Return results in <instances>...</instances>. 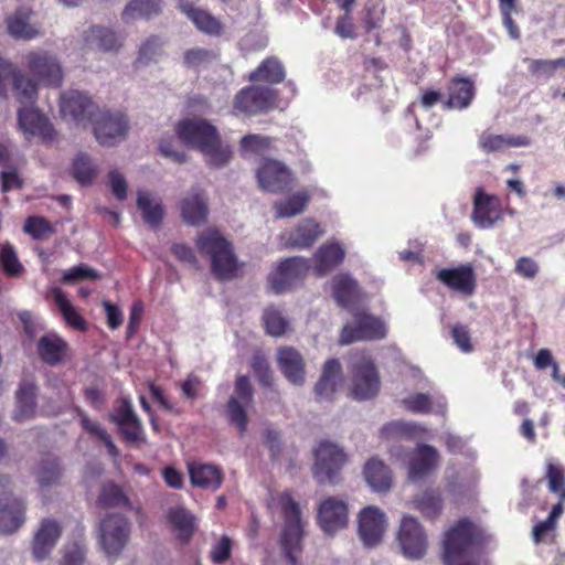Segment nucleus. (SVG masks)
I'll return each instance as SVG.
<instances>
[{
    "instance_id": "nucleus-1",
    "label": "nucleus",
    "mask_w": 565,
    "mask_h": 565,
    "mask_svg": "<svg viewBox=\"0 0 565 565\" xmlns=\"http://www.w3.org/2000/svg\"><path fill=\"white\" fill-rule=\"evenodd\" d=\"M11 82L17 100L24 105L18 110V124L26 136L53 141L55 129L49 118L33 107L38 97L36 83L26 77L13 63L0 56V97L8 98V83Z\"/></svg>"
},
{
    "instance_id": "nucleus-2",
    "label": "nucleus",
    "mask_w": 565,
    "mask_h": 565,
    "mask_svg": "<svg viewBox=\"0 0 565 565\" xmlns=\"http://www.w3.org/2000/svg\"><path fill=\"white\" fill-rule=\"evenodd\" d=\"M175 134L185 146L200 150L212 167H224L232 158L231 148L222 145L217 128L206 119H182L175 126Z\"/></svg>"
},
{
    "instance_id": "nucleus-3",
    "label": "nucleus",
    "mask_w": 565,
    "mask_h": 565,
    "mask_svg": "<svg viewBox=\"0 0 565 565\" xmlns=\"http://www.w3.org/2000/svg\"><path fill=\"white\" fill-rule=\"evenodd\" d=\"M199 253L211 260V271L217 280H230L237 271L233 245L217 230L207 228L195 241Z\"/></svg>"
},
{
    "instance_id": "nucleus-4",
    "label": "nucleus",
    "mask_w": 565,
    "mask_h": 565,
    "mask_svg": "<svg viewBox=\"0 0 565 565\" xmlns=\"http://www.w3.org/2000/svg\"><path fill=\"white\" fill-rule=\"evenodd\" d=\"M276 501L281 509L285 521L281 534V547L290 565H297V555L301 553L303 536L300 508L288 491L279 493Z\"/></svg>"
},
{
    "instance_id": "nucleus-5",
    "label": "nucleus",
    "mask_w": 565,
    "mask_h": 565,
    "mask_svg": "<svg viewBox=\"0 0 565 565\" xmlns=\"http://www.w3.org/2000/svg\"><path fill=\"white\" fill-rule=\"evenodd\" d=\"M479 531L468 519L459 520L444 535V565H476L473 562L456 564V561L467 554L477 543Z\"/></svg>"
},
{
    "instance_id": "nucleus-6",
    "label": "nucleus",
    "mask_w": 565,
    "mask_h": 565,
    "mask_svg": "<svg viewBox=\"0 0 565 565\" xmlns=\"http://www.w3.org/2000/svg\"><path fill=\"white\" fill-rule=\"evenodd\" d=\"M352 376L351 395L354 399L366 401L375 397L381 387L380 374L374 360L364 352H356L351 358Z\"/></svg>"
},
{
    "instance_id": "nucleus-7",
    "label": "nucleus",
    "mask_w": 565,
    "mask_h": 565,
    "mask_svg": "<svg viewBox=\"0 0 565 565\" xmlns=\"http://www.w3.org/2000/svg\"><path fill=\"white\" fill-rule=\"evenodd\" d=\"M278 105V90L268 86H247L233 98V113L246 117L266 114Z\"/></svg>"
},
{
    "instance_id": "nucleus-8",
    "label": "nucleus",
    "mask_w": 565,
    "mask_h": 565,
    "mask_svg": "<svg viewBox=\"0 0 565 565\" xmlns=\"http://www.w3.org/2000/svg\"><path fill=\"white\" fill-rule=\"evenodd\" d=\"M93 134L103 147H114L125 140L129 120L121 111L99 110L92 120Z\"/></svg>"
},
{
    "instance_id": "nucleus-9",
    "label": "nucleus",
    "mask_w": 565,
    "mask_h": 565,
    "mask_svg": "<svg viewBox=\"0 0 565 565\" xmlns=\"http://www.w3.org/2000/svg\"><path fill=\"white\" fill-rule=\"evenodd\" d=\"M253 396L254 391L249 377L246 375L237 376L234 393L226 403V416L230 424L237 428L241 436L247 431V408L253 403Z\"/></svg>"
},
{
    "instance_id": "nucleus-10",
    "label": "nucleus",
    "mask_w": 565,
    "mask_h": 565,
    "mask_svg": "<svg viewBox=\"0 0 565 565\" xmlns=\"http://www.w3.org/2000/svg\"><path fill=\"white\" fill-rule=\"evenodd\" d=\"M313 477L320 484L337 483L339 472L347 461V455L337 445L322 441L315 451Z\"/></svg>"
},
{
    "instance_id": "nucleus-11",
    "label": "nucleus",
    "mask_w": 565,
    "mask_h": 565,
    "mask_svg": "<svg viewBox=\"0 0 565 565\" xmlns=\"http://www.w3.org/2000/svg\"><path fill=\"white\" fill-rule=\"evenodd\" d=\"M354 324H345L340 334L341 344H350L356 341L381 340L386 335L385 323L363 310L353 312Z\"/></svg>"
},
{
    "instance_id": "nucleus-12",
    "label": "nucleus",
    "mask_w": 565,
    "mask_h": 565,
    "mask_svg": "<svg viewBox=\"0 0 565 565\" xmlns=\"http://www.w3.org/2000/svg\"><path fill=\"white\" fill-rule=\"evenodd\" d=\"M24 64L31 75L46 86L60 87L63 71L56 57L46 51H31L24 56Z\"/></svg>"
},
{
    "instance_id": "nucleus-13",
    "label": "nucleus",
    "mask_w": 565,
    "mask_h": 565,
    "mask_svg": "<svg viewBox=\"0 0 565 565\" xmlns=\"http://www.w3.org/2000/svg\"><path fill=\"white\" fill-rule=\"evenodd\" d=\"M130 536V523L121 514H109L100 524V543L108 556H118Z\"/></svg>"
},
{
    "instance_id": "nucleus-14",
    "label": "nucleus",
    "mask_w": 565,
    "mask_h": 565,
    "mask_svg": "<svg viewBox=\"0 0 565 565\" xmlns=\"http://www.w3.org/2000/svg\"><path fill=\"white\" fill-rule=\"evenodd\" d=\"M61 114L70 117L78 126L86 127L99 111L93 99L78 90H68L61 96Z\"/></svg>"
},
{
    "instance_id": "nucleus-15",
    "label": "nucleus",
    "mask_w": 565,
    "mask_h": 565,
    "mask_svg": "<svg viewBox=\"0 0 565 565\" xmlns=\"http://www.w3.org/2000/svg\"><path fill=\"white\" fill-rule=\"evenodd\" d=\"M309 270V263L302 257H290L282 260L269 276V284L275 294L291 289L301 281Z\"/></svg>"
},
{
    "instance_id": "nucleus-16",
    "label": "nucleus",
    "mask_w": 565,
    "mask_h": 565,
    "mask_svg": "<svg viewBox=\"0 0 565 565\" xmlns=\"http://www.w3.org/2000/svg\"><path fill=\"white\" fill-rule=\"evenodd\" d=\"M403 554L409 559H419L426 554L427 539L423 526L413 516H404L398 531Z\"/></svg>"
},
{
    "instance_id": "nucleus-17",
    "label": "nucleus",
    "mask_w": 565,
    "mask_h": 565,
    "mask_svg": "<svg viewBox=\"0 0 565 565\" xmlns=\"http://www.w3.org/2000/svg\"><path fill=\"white\" fill-rule=\"evenodd\" d=\"M317 521L321 530L329 535L347 527L349 521L347 502L335 497L324 499L319 504Z\"/></svg>"
},
{
    "instance_id": "nucleus-18",
    "label": "nucleus",
    "mask_w": 565,
    "mask_h": 565,
    "mask_svg": "<svg viewBox=\"0 0 565 565\" xmlns=\"http://www.w3.org/2000/svg\"><path fill=\"white\" fill-rule=\"evenodd\" d=\"M257 180L263 190L281 193L290 188L292 174L282 162L266 159L257 170Z\"/></svg>"
},
{
    "instance_id": "nucleus-19",
    "label": "nucleus",
    "mask_w": 565,
    "mask_h": 565,
    "mask_svg": "<svg viewBox=\"0 0 565 565\" xmlns=\"http://www.w3.org/2000/svg\"><path fill=\"white\" fill-rule=\"evenodd\" d=\"M471 218L476 226L480 228H490L502 218L501 200L493 194L486 193L478 189L473 199V210Z\"/></svg>"
},
{
    "instance_id": "nucleus-20",
    "label": "nucleus",
    "mask_w": 565,
    "mask_h": 565,
    "mask_svg": "<svg viewBox=\"0 0 565 565\" xmlns=\"http://www.w3.org/2000/svg\"><path fill=\"white\" fill-rule=\"evenodd\" d=\"M436 278L451 290L463 296H471L477 288V277L471 264L459 265L455 268H443L437 271Z\"/></svg>"
},
{
    "instance_id": "nucleus-21",
    "label": "nucleus",
    "mask_w": 565,
    "mask_h": 565,
    "mask_svg": "<svg viewBox=\"0 0 565 565\" xmlns=\"http://www.w3.org/2000/svg\"><path fill=\"white\" fill-rule=\"evenodd\" d=\"M385 531V515L376 507L364 508L359 515V535L365 546L379 544Z\"/></svg>"
},
{
    "instance_id": "nucleus-22",
    "label": "nucleus",
    "mask_w": 565,
    "mask_h": 565,
    "mask_svg": "<svg viewBox=\"0 0 565 565\" xmlns=\"http://www.w3.org/2000/svg\"><path fill=\"white\" fill-rule=\"evenodd\" d=\"M62 534V526L53 519H44L34 534L32 554L39 562L44 561L56 545Z\"/></svg>"
},
{
    "instance_id": "nucleus-23",
    "label": "nucleus",
    "mask_w": 565,
    "mask_h": 565,
    "mask_svg": "<svg viewBox=\"0 0 565 565\" xmlns=\"http://www.w3.org/2000/svg\"><path fill=\"white\" fill-rule=\"evenodd\" d=\"M278 367L294 385H302L306 376V362L302 354L292 347H280L277 351Z\"/></svg>"
},
{
    "instance_id": "nucleus-24",
    "label": "nucleus",
    "mask_w": 565,
    "mask_h": 565,
    "mask_svg": "<svg viewBox=\"0 0 565 565\" xmlns=\"http://www.w3.org/2000/svg\"><path fill=\"white\" fill-rule=\"evenodd\" d=\"M39 358L50 366H56L70 355V344L55 332L42 335L36 344Z\"/></svg>"
},
{
    "instance_id": "nucleus-25",
    "label": "nucleus",
    "mask_w": 565,
    "mask_h": 565,
    "mask_svg": "<svg viewBox=\"0 0 565 565\" xmlns=\"http://www.w3.org/2000/svg\"><path fill=\"white\" fill-rule=\"evenodd\" d=\"M179 9L193 22L199 31L212 36L222 35L224 30L222 22L209 11L198 8L193 1L179 0Z\"/></svg>"
},
{
    "instance_id": "nucleus-26",
    "label": "nucleus",
    "mask_w": 565,
    "mask_h": 565,
    "mask_svg": "<svg viewBox=\"0 0 565 565\" xmlns=\"http://www.w3.org/2000/svg\"><path fill=\"white\" fill-rule=\"evenodd\" d=\"M342 380L343 370L339 360H327L323 364L321 375L313 388L316 398L319 401L331 399Z\"/></svg>"
},
{
    "instance_id": "nucleus-27",
    "label": "nucleus",
    "mask_w": 565,
    "mask_h": 565,
    "mask_svg": "<svg viewBox=\"0 0 565 565\" xmlns=\"http://www.w3.org/2000/svg\"><path fill=\"white\" fill-rule=\"evenodd\" d=\"M439 455L430 445H419L408 463V477L418 481L430 473L438 465Z\"/></svg>"
},
{
    "instance_id": "nucleus-28",
    "label": "nucleus",
    "mask_w": 565,
    "mask_h": 565,
    "mask_svg": "<svg viewBox=\"0 0 565 565\" xmlns=\"http://www.w3.org/2000/svg\"><path fill=\"white\" fill-rule=\"evenodd\" d=\"M25 505L17 498L7 494L0 502V532L10 534L24 523Z\"/></svg>"
},
{
    "instance_id": "nucleus-29",
    "label": "nucleus",
    "mask_w": 565,
    "mask_h": 565,
    "mask_svg": "<svg viewBox=\"0 0 565 565\" xmlns=\"http://www.w3.org/2000/svg\"><path fill=\"white\" fill-rule=\"evenodd\" d=\"M38 386L31 380H23L15 392L13 419L23 422L34 417L36 412Z\"/></svg>"
},
{
    "instance_id": "nucleus-30",
    "label": "nucleus",
    "mask_w": 565,
    "mask_h": 565,
    "mask_svg": "<svg viewBox=\"0 0 565 565\" xmlns=\"http://www.w3.org/2000/svg\"><path fill=\"white\" fill-rule=\"evenodd\" d=\"M182 220L191 226H200L206 222L209 214L207 201L204 192L193 191L180 204Z\"/></svg>"
},
{
    "instance_id": "nucleus-31",
    "label": "nucleus",
    "mask_w": 565,
    "mask_h": 565,
    "mask_svg": "<svg viewBox=\"0 0 565 565\" xmlns=\"http://www.w3.org/2000/svg\"><path fill=\"white\" fill-rule=\"evenodd\" d=\"M448 99L445 107L448 109L467 108L476 95L473 82L468 77L455 76L450 79L448 87Z\"/></svg>"
},
{
    "instance_id": "nucleus-32",
    "label": "nucleus",
    "mask_w": 565,
    "mask_h": 565,
    "mask_svg": "<svg viewBox=\"0 0 565 565\" xmlns=\"http://www.w3.org/2000/svg\"><path fill=\"white\" fill-rule=\"evenodd\" d=\"M189 476L194 487L211 491L218 490L224 480L222 469L211 463H191Z\"/></svg>"
},
{
    "instance_id": "nucleus-33",
    "label": "nucleus",
    "mask_w": 565,
    "mask_h": 565,
    "mask_svg": "<svg viewBox=\"0 0 565 565\" xmlns=\"http://www.w3.org/2000/svg\"><path fill=\"white\" fill-rule=\"evenodd\" d=\"M345 252L337 242H327L322 244L315 253V271L318 276H323L344 260Z\"/></svg>"
},
{
    "instance_id": "nucleus-34",
    "label": "nucleus",
    "mask_w": 565,
    "mask_h": 565,
    "mask_svg": "<svg viewBox=\"0 0 565 565\" xmlns=\"http://www.w3.org/2000/svg\"><path fill=\"white\" fill-rule=\"evenodd\" d=\"M322 233L320 225L315 220L306 218L289 232L287 245L295 248H309Z\"/></svg>"
},
{
    "instance_id": "nucleus-35",
    "label": "nucleus",
    "mask_w": 565,
    "mask_h": 565,
    "mask_svg": "<svg viewBox=\"0 0 565 565\" xmlns=\"http://www.w3.org/2000/svg\"><path fill=\"white\" fill-rule=\"evenodd\" d=\"M286 72L281 62L276 56L266 57L254 70L248 79L253 83L279 84L285 81Z\"/></svg>"
},
{
    "instance_id": "nucleus-36",
    "label": "nucleus",
    "mask_w": 565,
    "mask_h": 565,
    "mask_svg": "<svg viewBox=\"0 0 565 565\" xmlns=\"http://www.w3.org/2000/svg\"><path fill=\"white\" fill-rule=\"evenodd\" d=\"M168 522L177 533L182 544H188L195 532V518L184 508H171L168 511Z\"/></svg>"
},
{
    "instance_id": "nucleus-37",
    "label": "nucleus",
    "mask_w": 565,
    "mask_h": 565,
    "mask_svg": "<svg viewBox=\"0 0 565 565\" xmlns=\"http://www.w3.org/2000/svg\"><path fill=\"white\" fill-rule=\"evenodd\" d=\"M366 482L379 492L387 491L392 487V473L383 461L371 458L363 470Z\"/></svg>"
},
{
    "instance_id": "nucleus-38",
    "label": "nucleus",
    "mask_w": 565,
    "mask_h": 565,
    "mask_svg": "<svg viewBox=\"0 0 565 565\" xmlns=\"http://www.w3.org/2000/svg\"><path fill=\"white\" fill-rule=\"evenodd\" d=\"M333 297L338 305L342 308H348L354 303L360 295V288L353 278L348 274H341L333 279Z\"/></svg>"
},
{
    "instance_id": "nucleus-39",
    "label": "nucleus",
    "mask_w": 565,
    "mask_h": 565,
    "mask_svg": "<svg viewBox=\"0 0 565 565\" xmlns=\"http://www.w3.org/2000/svg\"><path fill=\"white\" fill-rule=\"evenodd\" d=\"M530 138L526 136H503L483 132L479 145L486 152H494L511 147H527Z\"/></svg>"
},
{
    "instance_id": "nucleus-40",
    "label": "nucleus",
    "mask_w": 565,
    "mask_h": 565,
    "mask_svg": "<svg viewBox=\"0 0 565 565\" xmlns=\"http://www.w3.org/2000/svg\"><path fill=\"white\" fill-rule=\"evenodd\" d=\"M34 473L41 487L57 484L63 475L58 458L52 454H45L38 463Z\"/></svg>"
},
{
    "instance_id": "nucleus-41",
    "label": "nucleus",
    "mask_w": 565,
    "mask_h": 565,
    "mask_svg": "<svg viewBox=\"0 0 565 565\" xmlns=\"http://www.w3.org/2000/svg\"><path fill=\"white\" fill-rule=\"evenodd\" d=\"M54 301L57 306L65 323L77 331L85 332L88 329L87 321L84 317L75 309V307L67 299L65 294L61 289L54 290Z\"/></svg>"
},
{
    "instance_id": "nucleus-42",
    "label": "nucleus",
    "mask_w": 565,
    "mask_h": 565,
    "mask_svg": "<svg viewBox=\"0 0 565 565\" xmlns=\"http://www.w3.org/2000/svg\"><path fill=\"white\" fill-rule=\"evenodd\" d=\"M161 12V0H131L124 9L121 19L130 22L136 19H151Z\"/></svg>"
},
{
    "instance_id": "nucleus-43",
    "label": "nucleus",
    "mask_w": 565,
    "mask_h": 565,
    "mask_svg": "<svg viewBox=\"0 0 565 565\" xmlns=\"http://www.w3.org/2000/svg\"><path fill=\"white\" fill-rule=\"evenodd\" d=\"M85 40L104 52L117 51L121 46V39L116 32L99 25L90 26L86 31Z\"/></svg>"
},
{
    "instance_id": "nucleus-44",
    "label": "nucleus",
    "mask_w": 565,
    "mask_h": 565,
    "mask_svg": "<svg viewBox=\"0 0 565 565\" xmlns=\"http://www.w3.org/2000/svg\"><path fill=\"white\" fill-rule=\"evenodd\" d=\"M527 63L529 74L535 79H550L557 70L565 68V57L548 58H524Z\"/></svg>"
},
{
    "instance_id": "nucleus-45",
    "label": "nucleus",
    "mask_w": 565,
    "mask_h": 565,
    "mask_svg": "<svg viewBox=\"0 0 565 565\" xmlns=\"http://www.w3.org/2000/svg\"><path fill=\"white\" fill-rule=\"evenodd\" d=\"M137 206L142 213L143 221L151 227H158L164 216L160 202H153L147 191H138Z\"/></svg>"
},
{
    "instance_id": "nucleus-46",
    "label": "nucleus",
    "mask_w": 565,
    "mask_h": 565,
    "mask_svg": "<svg viewBox=\"0 0 565 565\" xmlns=\"http://www.w3.org/2000/svg\"><path fill=\"white\" fill-rule=\"evenodd\" d=\"M98 168L86 153H78L72 164L73 178L84 186L90 185L97 177Z\"/></svg>"
},
{
    "instance_id": "nucleus-47",
    "label": "nucleus",
    "mask_w": 565,
    "mask_h": 565,
    "mask_svg": "<svg viewBox=\"0 0 565 565\" xmlns=\"http://www.w3.org/2000/svg\"><path fill=\"white\" fill-rule=\"evenodd\" d=\"M29 18L26 10L19 9L8 19V31L14 39L31 40L38 35V31L29 23Z\"/></svg>"
},
{
    "instance_id": "nucleus-48",
    "label": "nucleus",
    "mask_w": 565,
    "mask_h": 565,
    "mask_svg": "<svg viewBox=\"0 0 565 565\" xmlns=\"http://www.w3.org/2000/svg\"><path fill=\"white\" fill-rule=\"evenodd\" d=\"M545 479L550 492L557 494L558 499L565 501V469L558 462L547 460L545 463Z\"/></svg>"
},
{
    "instance_id": "nucleus-49",
    "label": "nucleus",
    "mask_w": 565,
    "mask_h": 565,
    "mask_svg": "<svg viewBox=\"0 0 565 565\" xmlns=\"http://www.w3.org/2000/svg\"><path fill=\"white\" fill-rule=\"evenodd\" d=\"M97 503L102 508L128 507V497L122 489L114 482H107L102 487Z\"/></svg>"
},
{
    "instance_id": "nucleus-50",
    "label": "nucleus",
    "mask_w": 565,
    "mask_h": 565,
    "mask_svg": "<svg viewBox=\"0 0 565 565\" xmlns=\"http://www.w3.org/2000/svg\"><path fill=\"white\" fill-rule=\"evenodd\" d=\"M415 508L426 518L436 519L443 510V498L435 490L425 491L415 500Z\"/></svg>"
},
{
    "instance_id": "nucleus-51",
    "label": "nucleus",
    "mask_w": 565,
    "mask_h": 565,
    "mask_svg": "<svg viewBox=\"0 0 565 565\" xmlns=\"http://www.w3.org/2000/svg\"><path fill=\"white\" fill-rule=\"evenodd\" d=\"M310 196L301 191L292 194L286 201L275 205L278 217H291L305 211Z\"/></svg>"
},
{
    "instance_id": "nucleus-52",
    "label": "nucleus",
    "mask_w": 565,
    "mask_h": 565,
    "mask_svg": "<svg viewBox=\"0 0 565 565\" xmlns=\"http://www.w3.org/2000/svg\"><path fill=\"white\" fill-rule=\"evenodd\" d=\"M118 434L121 440L135 447H141L147 444L143 425L139 417L129 422L127 425L118 426Z\"/></svg>"
},
{
    "instance_id": "nucleus-53",
    "label": "nucleus",
    "mask_w": 565,
    "mask_h": 565,
    "mask_svg": "<svg viewBox=\"0 0 565 565\" xmlns=\"http://www.w3.org/2000/svg\"><path fill=\"white\" fill-rule=\"evenodd\" d=\"M81 425L84 430L104 443L107 452L111 457L117 458L119 456L117 446L114 444L111 436L103 426L92 422L85 414H81Z\"/></svg>"
},
{
    "instance_id": "nucleus-54",
    "label": "nucleus",
    "mask_w": 565,
    "mask_h": 565,
    "mask_svg": "<svg viewBox=\"0 0 565 565\" xmlns=\"http://www.w3.org/2000/svg\"><path fill=\"white\" fill-rule=\"evenodd\" d=\"M266 332L273 337L282 335L287 328L288 321L282 317L281 312L275 308H268L263 315Z\"/></svg>"
},
{
    "instance_id": "nucleus-55",
    "label": "nucleus",
    "mask_w": 565,
    "mask_h": 565,
    "mask_svg": "<svg viewBox=\"0 0 565 565\" xmlns=\"http://www.w3.org/2000/svg\"><path fill=\"white\" fill-rule=\"evenodd\" d=\"M163 42L159 36L152 35L148 38L139 49V55L136 60V64H149L156 62L157 57L162 53Z\"/></svg>"
},
{
    "instance_id": "nucleus-56",
    "label": "nucleus",
    "mask_w": 565,
    "mask_h": 565,
    "mask_svg": "<svg viewBox=\"0 0 565 565\" xmlns=\"http://www.w3.org/2000/svg\"><path fill=\"white\" fill-rule=\"evenodd\" d=\"M23 230L34 239H43L54 233L51 223L42 216H29L24 223Z\"/></svg>"
},
{
    "instance_id": "nucleus-57",
    "label": "nucleus",
    "mask_w": 565,
    "mask_h": 565,
    "mask_svg": "<svg viewBox=\"0 0 565 565\" xmlns=\"http://www.w3.org/2000/svg\"><path fill=\"white\" fill-rule=\"evenodd\" d=\"M0 264L3 271L9 276H18L23 271V266L20 264L17 253L10 244H6L1 247Z\"/></svg>"
},
{
    "instance_id": "nucleus-58",
    "label": "nucleus",
    "mask_w": 565,
    "mask_h": 565,
    "mask_svg": "<svg viewBox=\"0 0 565 565\" xmlns=\"http://www.w3.org/2000/svg\"><path fill=\"white\" fill-rule=\"evenodd\" d=\"M404 407L413 414H429L433 412V399L428 394L416 393L402 401Z\"/></svg>"
},
{
    "instance_id": "nucleus-59",
    "label": "nucleus",
    "mask_w": 565,
    "mask_h": 565,
    "mask_svg": "<svg viewBox=\"0 0 565 565\" xmlns=\"http://www.w3.org/2000/svg\"><path fill=\"white\" fill-rule=\"evenodd\" d=\"M137 417L138 415L136 414L129 398H120L113 413L109 415L110 422L117 427L127 425Z\"/></svg>"
},
{
    "instance_id": "nucleus-60",
    "label": "nucleus",
    "mask_w": 565,
    "mask_h": 565,
    "mask_svg": "<svg viewBox=\"0 0 565 565\" xmlns=\"http://www.w3.org/2000/svg\"><path fill=\"white\" fill-rule=\"evenodd\" d=\"M99 278L100 276L95 269L84 264L74 266L63 274V282L66 284H74L82 280H96Z\"/></svg>"
},
{
    "instance_id": "nucleus-61",
    "label": "nucleus",
    "mask_w": 565,
    "mask_h": 565,
    "mask_svg": "<svg viewBox=\"0 0 565 565\" xmlns=\"http://www.w3.org/2000/svg\"><path fill=\"white\" fill-rule=\"evenodd\" d=\"M217 54L211 50L194 47L186 50L183 55V62L188 67H198L216 58Z\"/></svg>"
},
{
    "instance_id": "nucleus-62",
    "label": "nucleus",
    "mask_w": 565,
    "mask_h": 565,
    "mask_svg": "<svg viewBox=\"0 0 565 565\" xmlns=\"http://www.w3.org/2000/svg\"><path fill=\"white\" fill-rule=\"evenodd\" d=\"M232 540L227 535H223L210 551V558L212 563L223 564L227 562L232 555Z\"/></svg>"
},
{
    "instance_id": "nucleus-63",
    "label": "nucleus",
    "mask_w": 565,
    "mask_h": 565,
    "mask_svg": "<svg viewBox=\"0 0 565 565\" xmlns=\"http://www.w3.org/2000/svg\"><path fill=\"white\" fill-rule=\"evenodd\" d=\"M414 431L415 426L413 424L404 422H391L381 428L380 435L381 438L390 439L399 436H411L414 434Z\"/></svg>"
},
{
    "instance_id": "nucleus-64",
    "label": "nucleus",
    "mask_w": 565,
    "mask_h": 565,
    "mask_svg": "<svg viewBox=\"0 0 565 565\" xmlns=\"http://www.w3.org/2000/svg\"><path fill=\"white\" fill-rule=\"evenodd\" d=\"M451 338L455 344L463 353H469L473 350V344L471 342L470 332L467 326L460 323L454 324L451 327Z\"/></svg>"
}]
</instances>
